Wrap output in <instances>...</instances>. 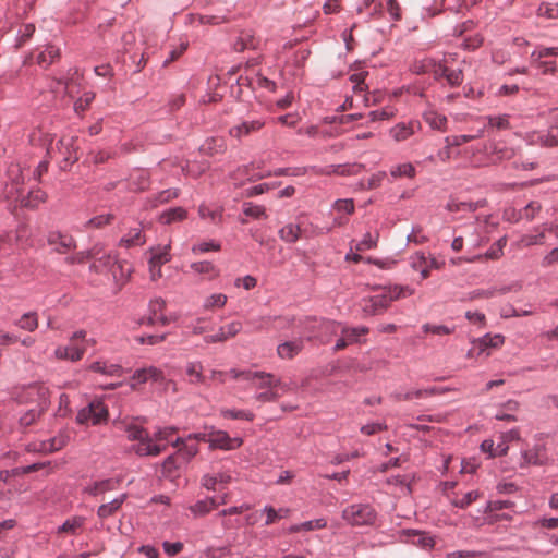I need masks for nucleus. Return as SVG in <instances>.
<instances>
[{
	"mask_svg": "<svg viewBox=\"0 0 558 558\" xmlns=\"http://www.w3.org/2000/svg\"><path fill=\"white\" fill-rule=\"evenodd\" d=\"M496 294V289L476 290L470 293L469 299L474 300L477 298H493Z\"/></svg>",
	"mask_w": 558,
	"mask_h": 558,
	"instance_id": "0e129e2a",
	"label": "nucleus"
},
{
	"mask_svg": "<svg viewBox=\"0 0 558 558\" xmlns=\"http://www.w3.org/2000/svg\"><path fill=\"white\" fill-rule=\"evenodd\" d=\"M257 47L258 43L250 31H241L240 36L233 44V50L236 52H242L245 49H256Z\"/></svg>",
	"mask_w": 558,
	"mask_h": 558,
	"instance_id": "6e6552de",
	"label": "nucleus"
},
{
	"mask_svg": "<svg viewBox=\"0 0 558 558\" xmlns=\"http://www.w3.org/2000/svg\"><path fill=\"white\" fill-rule=\"evenodd\" d=\"M186 373H187V375L195 377V381H197V383H204L205 381V377L202 375L201 371L196 369V364L195 363H190L187 365Z\"/></svg>",
	"mask_w": 558,
	"mask_h": 558,
	"instance_id": "69168bd1",
	"label": "nucleus"
},
{
	"mask_svg": "<svg viewBox=\"0 0 558 558\" xmlns=\"http://www.w3.org/2000/svg\"><path fill=\"white\" fill-rule=\"evenodd\" d=\"M411 134V131L405 125H398L393 131V136L397 141L405 140Z\"/></svg>",
	"mask_w": 558,
	"mask_h": 558,
	"instance_id": "338daca9",
	"label": "nucleus"
},
{
	"mask_svg": "<svg viewBox=\"0 0 558 558\" xmlns=\"http://www.w3.org/2000/svg\"><path fill=\"white\" fill-rule=\"evenodd\" d=\"M84 353V350L75 345H69L65 348H58L56 355L59 359H69L71 361H78Z\"/></svg>",
	"mask_w": 558,
	"mask_h": 558,
	"instance_id": "6ab92c4d",
	"label": "nucleus"
},
{
	"mask_svg": "<svg viewBox=\"0 0 558 558\" xmlns=\"http://www.w3.org/2000/svg\"><path fill=\"white\" fill-rule=\"evenodd\" d=\"M126 495L123 494L120 497L113 499L108 504H104L98 508L97 514L99 518L105 519L112 515L124 502Z\"/></svg>",
	"mask_w": 558,
	"mask_h": 558,
	"instance_id": "ddd939ff",
	"label": "nucleus"
},
{
	"mask_svg": "<svg viewBox=\"0 0 558 558\" xmlns=\"http://www.w3.org/2000/svg\"><path fill=\"white\" fill-rule=\"evenodd\" d=\"M342 518L352 525H373L376 512L369 505H352L343 510Z\"/></svg>",
	"mask_w": 558,
	"mask_h": 558,
	"instance_id": "f257e3e1",
	"label": "nucleus"
},
{
	"mask_svg": "<svg viewBox=\"0 0 558 558\" xmlns=\"http://www.w3.org/2000/svg\"><path fill=\"white\" fill-rule=\"evenodd\" d=\"M367 75V72H360V73H354L350 76V81L352 83H354V92H363L365 88L364 86H362V84L364 83V80H365V76Z\"/></svg>",
	"mask_w": 558,
	"mask_h": 558,
	"instance_id": "603ef678",
	"label": "nucleus"
},
{
	"mask_svg": "<svg viewBox=\"0 0 558 558\" xmlns=\"http://www.w3.org/2000/svg\"><path fill=\"white\" fill-rule=\"evenodd\" d=\"M504 342V337L501 335H485L483 338L477 340L480 353L483 352L486 348H497Z\"/></svg>",
	"mask_w": 558,
	"mask_h": 558,
	"instance_id": "b1692460",
	"label": "nucleus"
},
{
	"mask_svg": "<svg viewBox=\"0 0 558 558\" xmlns=\"http://www.w3.org/2000/svg\"><path fill=\"white\" fill-rule=\"evenodd\" d=\"M46 199V193L39 189L32 190L26 196H22L21 206L27 208H35L39 203Z\"/></svg>",
	"mask_w": 558,
	"mask_h": 558,
	"instance_id": "dca6fc26",
	"label": "nucleus"
},
{
	"mask_svg": "<svg viewBox=\"0 0 558 558\" xmlns=\"http://www.w3.org/2000/svg\"><path fill=\"white\" fill-rule=\"evenodd\" d=\"M166 306V302L162 299H156L150 302V315L147 318V324L153 325L157 320V313L161 312Z\"/></svg>",
	"mask_w": 558,
	"mask_h": 558,
	"instance_id": "e433bc0d",
	"label": "nucleus"
},
{
	"mask_svg": "<svg viewBox=\"0 0 558 558\" xmlns=\"http://www.w3.org/2000/svg\"><path fill=\"white\" fill-rule=\"evenodd\" d=\"M89 259H90V257H89L88 252L87 251H83V252H80V253H77V254H75L73 256L66 257L65 262L68 264L73 265V264H83V263H85L86 260H89Z\"/></svg>",
	"mask_w": 558,
	"mask_h": 558,
	"instance_id": "bf43d9fd",
	"label": "nucleus"
},
{
	"mask_svg": "<svg viewBox=\"0 0 558 558\" xmlns=\"http://www.w3.org/2000/svg\"><path fill=\"white\" fill-rule=\"evenodd\" d=\"M409 535L413 536L412 543L420 545L423 548H433L434 547V538L425 532L412 530L409 531Z\"/></svg>",
	"mask_w": 558,
	"mask_h": 558,
	"instance_id": "aec40b11",
	"label": "nucleus"
},
{
	"mask_svg": "<svg viewBox=\"0 0 558 558\" xmlns=\"http://www.w3.org/2000/svg\"><path fill=\"white\" fill-rule=\"evenodd\" d=\"M478 497V493L476 490L466 493L461 499H454L452 500V505L459 508H466L469 505H471L474 500H476Z\"/></svg>",
	"mask_w": 558,
	"mask_h": 558,
	"instance_id": "a19ab883",
	"label": "nucleus"
},
{
	"mask_svg": "<svg viewBox=\"0 0 558 558\" xmlns=\"http://www.w3.org/2000/svg\"><path fill=\"white\" fill-rule=\"evenodd\" d=\"M49 244L58 245L56 251L64 254L68 251L75 247V242L71 236L63 235L61 233H51L48 238Z\"/></svg>",
	"mask_w": 558,
	"mask_h": 558,
	"instance_id": "1a4fd4ad",
	"label": "nucleus"
},
{
	"mask_svg": "<svg viewBox=\"0 0 558 558\" xmlns=\"http://www.w3.org/2000/svg\"><path fill=\"white\" fill-rule=\"evenodd\" d=\"M149 442H153V440H141L138 445H133L130 450L141 457L149 456Z\"/></svg>",
	"mask_w": 558,
	"mask_h": 558,
	"instance_id": "4d7b16f0",
	"label": "nucleus"
},
{
	"mask_svg": "<svg viewBox=\"0 0 558 558\" xmlns=\"http://www.w3.org/2000/svg\"><path fill=\"white\" fill-rule=\"evenodd\" d=\"M126 434H128V438L130 440H153L154 438L149 435V433L141 427V426H137V425H129L126 427Z\"/></svg>",
	"mask_w": 558,
	"mask_h": 558,
	"instance_id": "4be33fe9",
	"label": "nucleus"
},
{
	"mask_svg": "<svg viewBox=\"0 0 558 558\" xmlns=\"http://www.w3.org/2000/svg\"><path fill=\"white\" fill-rule=\"evenodd\" d=\"M263 126V122L256 120L251 122H243L242 124L234 126L230 130V135L236 138H241L244 135H248L251 132L258 131Z\"/></svg>",
	"mask_w": 558,
	"mask_h": 558,
	"instance_id": "f8f14e48",
	"label": "nucleus"
},
{
	"mask_svg": "<svg viewBox=\"0 0 558 558\" xmlns=\"http://www.w3.org/2000/svg\"><path fill=\"white\" fill-rule=\"evenodd\" d=\"M173 446L174 447H179V450H178V456L181 458L182 462L183 463H187L198 451L197 449V446L192 444V445H189L184 439L182 438H178L174 442H173Z\"/></svg>",
	"mask_w": 558,
	"mask_h": 558,
	"instance_id": "9b49d317",
	"label": "nucleus"
},
{
	"mask_svg": "<svg viewBox=\"0 0 558 558\" xmlns=\"http://www.w3.org/2000/svg\"><path fill=\"white\" fill-rule=\"evenodd\" d=\"M226 302H227V296L225 294H213L211 296H209L206 300L205 307L206 308L214 307V306L221 307L226 304Z\"/></svg>",
	"mask_w": 558,
	"mask_h": 558,
	"instance_id": "de8ad7c7",
	"label": "nucleus"
},
{
	"mask_svg": "<svg viewBox=\"0 0 558 558\" xmlns=\"http://www.w3.org/2000/svg\"><path fill=\"white\" fill-rule=\"evenodd\" d=\"M378 238V235L376 236ZM377 244V239H373L371 233H366L362 241H360L355 248L356 251H365L375 247Z\"/></svg>",
	"mask_w": 558,
	"mask_h": 558,
	"instance_id": "49530a36",
	"label": "nucleus"
},
{
	"mask_svg": "<svg viewBox=\"0 0 558 558\" xmlns=\"http://www.w3.org/2000/svg\"><path fill=\"white\" fill-rule=\"evenodd\" d=\"M386 9L389 12V14L392 16L393 20H396V21L400 20V17H401L400 11L401 10L396 0H387Z\"/></svg>",
	"mask_w": 558,
	"mask_h": 558,
	"instance_id": "052dcab7",
	"label": "nucleus"
},
{
	"mask_svg": "<svg viewBox=\"0 0 558 558\" xmlns=\"http://www.w3.org/2000/svg\"><path fill=\"white\" fill-rule=\"evenodd\" d=\"M170 246L166 245L163 247H156L150 250V258L149 264L156 265V266H162L167 262L170 260V254H169Z\"/></svg>",
	"mask_w": 558,
	"mask_h": 558,
	"instance_id": "f3484780",
	"label": "nucleus"
},
{
	"mask_svg": "<svg viewBox=\"0 0 558 558\" xmlns=\"http://www.w3.org/2000/svg\"><path fill=\"white\" fill-rule=\"evenodd\" d=\"M48 389L40 387L38 389V396L40 402L37 409L28 410L24 415L20 417V425L23 427L31 426L47 409H48Z\"/></svg>",
	"mask_w": 558,
	"mask_h": 558,
	"instance_id": "7ed1b4c3",
	"label": "nucleus"
},
{
	"mask_svg": "<svg viewBox=\"0 0 558 558\" xmlns=\"http://www.w3.org/2000/svg\"><path fill=\"white\" fill-rule=\"evenodd\" d=\"M541 210V205L536 202L529 203L521 211V217L532 220L537 211Z\"/></svg>",
	"mask_w": 558,
	"mask_h": 558,
	"instance_id": "c03bdc74",
	"label": "nucleus"
},
{
	"mask_svg": "<svg viewBox=\"0 0 558 558\" xmlns=\"http://www.w3.org/2000/svg\"><path fill=\"white\" fill-rule=\"evenodd\" d=\"M507 244V238L502 236L495 242L492 247L486 252L485 257L490 259H498L502 254V248Z\"/></svg>",
	"mask_w": 558,
	"mask_h": 558,
	"instance_id": "7c9ffc66",
	"label": "nucleus"
},
{
	"mask_svg": "<svg viewBox=\"0 0 558 558\" xmlns=\"http://www.w3.org/2000/svg\"><path fill=\"white\" fill-rule=\"evenodd\" d=\"M245 380H254L258 379L259 383L257 385L260 389H269V388H280L283 391L288 390L286 384H283L279 378H276L275 375L265 372H253L245 373Z\"/></svg>",
	"mask_w": 558,
	"mask_h": 558,
	"instance_id": "20e7f679",
	"label": "nucleus"
},
{
	"mask_svg": "<svg viewBox=\"0 0 558 558\" xmlns=\"http://www.w3.org/2000/svg\"><path fill=\"white\" fill-rule=\"evenodd\" d=\"M217 502L214 498H206L204 500H198L195 505L190 507V510L195 515H205L210 512L214 508L217 507Z\"/></svg>",
	"mask_w": 558,
	"mask_h": 558,
	"instance_id": "a211bd4d",
	"label": "nucleus"
},
{
	"mask_svg": "<svg viewBox=\"0 0 558 558\" xmlns=\"http://www.w3.org/2000/svg\"><path fill=\"white\" fill-rule=\"evenodd\" d=\"M162 547L169 556H174L183 549V544L181 542L170 543L166 541L162 543Z\"/></svg>",
	"mask_w": 558,
	"mask_h": 558,
	"instance_id": "864d4df0",
	"label": "nucleus"
},
{
	"mask_svg": "<svg viewBox=\"0 0 558 558\" xmlns=\"http://www.w3.org/2000/svg\"><path fill=\"white\" fill-rule=\"evenodd\" d=\"M492 155L496 156V158L492 160L493 163H496L497 161H500L504 159L513 158L515 155V151L513 148H510V147H499L497 145H494V147L492 149Z\"/></svg>",
	"mask_w": 558,
	"mask_h": 558,
	"instance_id": "cd10ccee",
	"label": "nucleus"
},
{
	"mask_svg": "<svg viewBox=\"0 0 558 558\" xmlns=\"http://www.w3.org/2000/svg\"><path fill=\"white\" fill-rule=\"evenodd\" d=\"M112 219H113V215H111V214L99 215V216H96V217L89 219L86 222V226L87 227H94V228H101V227L110 223V221Z\"/></svg>",
	"mask_w": 558,
	"mask_h": 558,
	"instance_id": "79ce46f5",
	"label": "nucleus"
},
{
	"mask_svg": "<svg viewBox=\"0 0 558 558\" xmlns=\"http://www.w3.org/2000/svg\"><path fill=\"white\" fill-rule=\"evenodd\" d=\"M196 272L210 274L215 270L214 265L210 262H198L193 263L191 266Z\"/></svg>",
	"mask_w": 558,
	"mask_h": 558,
	"instance_id": "13d9d810",
	"label": "nucleus"
},
{
	"mask_svg": "<svg viewBox=\"0 0 558 558\" xmlns=\"http://www.w3.org/2000/svg\"><path fill=\"white\" fill-rule=\"evenodd\" d=\"M95 260L98 262L101 269H109L110 271L117 264V259L111 254H104L101 257H97Z\"/></svg>",
	"mask_w": 558,
	"mask_h": 558,
	"instance_id": "a18cd8bd",
	"label": "nucleus"
},
{
	"mask_svg": "<svg viewBox=\"0 0 558 558\" xmlns=\"http://www.w3.org/2000/svg\"><path fill=\"white\" fill-rule=\"evenodd\" d=\"M59 53L60 52H59L58 48L50 46L38 56L37 61L39 64H43V63L50 64L54 61V59H57L59 57Z\"/></svg>",
	"mask_w": 558,
	"mask_h": 558,
	"instance_id": "c9c22d12",
	"label": "nucleus"
},
{
	"mask_svg": "<svg viewBox=\"0 0 558 558\" xmlns=\"http://www.w3.org/2000/svg\"><path fill=\"white\" fill-rule=\"evenodd\" d=\"M537 14L548 19H558V8L550 3H542L538 7Z\"/></svg>",
	"mask_w": 558,
	"mask_h": 558,
	"instance_id": "ea45409f",
	"label": "nucleus"
},
{
	"mask_svg": "<svg viewBox=\"0 0 558 558\" xmlns=\"http://www.w3.org/2000/svg\"><path fill=\"white\" fill-rule=\"evenodd\" d=\"M303 349V340L296 339L293 341H287L278 345V354L282 359H292Z\"/></svg>",
	"mask_w": 558,
	"mask_h": 558,
	"instance_id": "9d476101",
	"label": "nucleus"
},
{
	"mask_svg": "<svg viewBox=\"0 0 558 558\" xmlns=\"http://www.w3.org/2000/svg\"><path fill=\"white\" fill-rule=\"evenodd\" d=\"M446 80L452 86L461 84L463 80V74L461 70H449L448 74H446Z\"/></svg>",
	"mask_w": 558,
	"mask_h": 558,
	"instance_id": "6e6d98bb",
	"label": "nucleus"
},
{
	"mask_svg": "<svg viewBox=\"0 0 558 558\" xmlns=\"http://www.w3.org/2000/svg\"><path fill=\"white\" fill-rule=\"evenodd\" d=\"M424 330L426 332H433L435 335H449L451 333V329L445 325L432 326L429 324L424 325Z\"/></svg>",
	"mask_w": 558,
	"mask_h": 558,
	"instance_id": "680f3d73",
	"label": "nucleus"
},
{
	"mask_svg": "<svg viewBox=\"0 0 558 558\" xmlns=\"http://www.w3.org/2000/svg\"><path fill=\"white\" fill-rule=\"evenodd\" d=\"M558 262V247L549 252L542 262V265L547 267Z\"/></svg>",
	"mask_w": 558,
	"mask_h": 558,
	"instance_id": "774afa93",
	"label": "nucleus"
},
{
	"mask_svg": "<svg viewBox=\"0 0 558 558\" xmlns=\"http://www.w3.org/2000/svg\"><path fill=\"white\" fill-rule=\"evenodd\" d=\"M108 418V409L99 400H94L88 403L87 407L83 408L76 415V422L78 424H87L92 422L93 425L106 422Z\"/></svg>",
	"mask_w": 558,
	"mask_h": 558,
	"instance_id": "f03ea898",
	"label": "nucleus"
},
{
	"mask_svg": "<svg viewBox=\"0 0 558 558\" xmlns=\"http://www.w3.org/2000/svg\"><path fill=\"white\" fill-rule=\"evenodd\" d=\"M279 235L286 242H296L300 238V227L292 223L287 225L280 229Z\"/></svg>",
	"mask_w": 558,
	"mask_h": 558,
	"instance_id": "5701e85b",
	"label": "nucleus"
},
{
	"mask_svg": "<svg viewBox=\"0 0 558 558\" xmlns=\"http://www.w3.org/2000/svg\"><path fill=\"white\" fill-rule=\"evenodd\" d=\"M223 416H230L231 418H244L247 421H253L254 414L251 412H244V411H235V410H223L222 411Z\"/></svg>",
	"mask_w": 558,
	"mask_h": 558,
	"instance_id": "8fccbe9b",
	"label": "nucleus"
},
{
	"mask_svg": "<svg viewBox=\"0 0 558 558\" xmlns=\"http://www.w3.org/2000/svg\"><path fill=\"white\" fill-rule=\"evenodd\" d=\"M243 213L247 217H253L256 219L266 217L265 208L259 205H254L252 203H244Z\"/></svg>",
	"mask_w": 558,
	"mask_h": 558,
	"instance_id": "473e14b6",
	"label": "nucleus"
},
{
	"mask_svg": "<svg viewBox=\"0 0 558 558\" xmlns=\"http://www.w3.org/2000/svg\"><path fill=\"white\" fill-rule=\"evenodd\" d=\"M539 141L544 146L554 147L558 145V126L551 128V130L546 134L539 136Z\"/></svg>",
	"mask_w": 558,
	"mask_h": 558,
	"instance_id": "58836bf2",
	"label": "nucleus"
},
{
	"mask_svg": "<svg viewBox=\"0 0 558 558\" xmlns=\"http://www.w3.org/2000/svg\"><path fill=\"white\" fill-rule=\"evenodd\" d=\"M363 168H364L363 165H360V163L336 165V166H330L329 170L325 171L324 173H326V174L336 173L339 175H355Z\"/></svg>",
	"mask_w": 558,
	"mask_h": 558,
	"instance_id": "4468645a",
	"label": "nucleus"
},
{
	"mask_svg": "<svg viewBox=\"0 0 558 558\" xmlns=\"http://www.w3.org/2000/svg\"><path fill=\"white\" fill-rule=\"evenodd\" d=\"M186 217V210L183 207H174L163 211L159 216V221L165 225H170L174 221H181Z\"/></svg>",
	"mask_w": 558,
	"mask_h": 558,
	"instance_id": "2eb2a0df",
	"label": "nucleus"
},
{
	"mask_svg": "<svg viewBox=\"0 0 558 558\" xmlns=\"http://www.w3.org/2000/svg\"><path fill=\"white\" fill-rule=\"evenodd\" d=\"M386 177V172H378L376 174H374L367 182V185L364 186L363 184L362 187L364 189H368V190H372V189H375L377 186L380 185L383 179Z\"/></svg>",
	"mask_w": 558,
	"mask_h": 558,
	"instance_id": "e2e57ef3",
	"label": "nucleus"
},
{
	"mask_svg": "<svg viewBox=\"0 0 558 558\" xmlns=\"http://www.w3.org/2000/svg\"><path fill=\"white\" fill-rule=\"evenodd\" d=\"M544 446L537 445L533 450H525L522 452L523 462L520 464L521 468L529 464L544 465L546 463V457L544 456Z\"/></svg>",
	"mask_w": 558,
	"mask_h": 558,
	"instance_id": "0eeeda50",
	"label": "nucleus"
},
{
	"mask_svg": "<svg viewBox=\"0 0 558 558\" xmlns=\"http://www.w3.org/2000/svg\"><path fill=\"white\" fill-rule=\"evenodd\" d=\"M69 404H70L69 396L65 393H62L59 398V409H58L56 415L66 416L70 413Z\"/></svg>",
	"mask_w": 558,
	"mask_h": 558,
	"instance_id": "3c124183",
	"label": "nucleus"
},
{
	"mask_svg": "<svg viewBox=\"0 0 558 558\" xmlns=\"http://www.w3.org/2000/svg\"><path fill=\"white\" fill-rule=\"evenodd\" d=\"M208 442L211 448H220L225 450L234 449L242 445V439L240 438H230V436L222 430L211 432L209 434Z\"/></svg>",
	"mask_w": 558,
	"mask_h": 558,
	"instance_id": "423d86ee",
	"label": "nucleus"
},
{
	"mask_svg": "<svg viewBox=\"0 0 558 558\" xmlns=\"http://www.w3.org/2000/svg\"><path fill=\"white\" fill-rule=\"evenodd\" d=\"M111 272H112L113 279L117 282L122 281V283H124L128 280V277L131 274V268L130 267L125 268V264L124 263L117 260V264L112 268Z\"/></svg>",
	"mask_w": 558,
	"mask_h": 558,
	"instance_id": "bb28decb",
	"label": "nucleus"
},
{
	"mask_svg": "<svg viewBox=\"0 0 558 558\" xmlns=\"http://www.w3.org/2000/svg\"><path fill=\"white\" fill-rule=\"evenodd\" d=\"M144 243V239L138 229L132 230L126 238L121 239L120 244L126 247L140 245Z\"/></svg>",
	"mask_w": 558,
	"mask_h": 558,
	"instance_id": "2f4dec72",
	"label": "nucleus"
},
{
	"mask_svg": "<svg viewBox=\"0 0 558 558\" xmlns=\"http://www.w3.org/2000/svg\"><path fill=\"white\" fill-rule=\"evenodd\" d=\"M278 398L279 393L274 388H269L256 396V400L263 403L276 401Z\"/></svg>",
	"mask_w": 558,
	"mask_h": 558,
	"instance_id": "09e8293b",
	"label": "nucleus"
},
{
	"mask_svg": "<svg viewBox=\"0 0 558 558\" xmlns=\"http://www.w3.org/2000/svg\"><path fill=\"white\" fill-rule=\"evenodd\" d=\"M333 207L337 210H343L348 214H352L354 211V204L352 199H338L335 202Z\"/></svg>",
	"mask_w": 558,
	"mask_h": 558,
	"instance_id": "5fc2aeb1",
	"label": "nucleus"
},
{
	"mask_svg": "<svg viewBox=\"0 0 558 558\" xmlns=\"http://www.w3.org/2000/svg\"><path fill=\"white\" fill-rule=\"evenodd\" d=\"M426 121L430 124L433 129L440 130L446 124L447 119L445 116L432 112L426 116Z\"/></svg>",
	"mask_w": 558,
	"mask_h": 558,
	"instance_id": "37998d69",
	"label": "nucleus"
},
{
	"mask_svg": "<svg viewBox=\"0 0 558 558\" xmlns=\"http://www.w3.org/2000/svg\"><path fill=\"white\" fill-rule=\"evenodd\" d=\"M230 480L231 476L223 473L217 474L215 476L205 475L203 477V486L206 487L207 489H215V485L217 483H229Z\"/></svg>",
	"mask_w": 558,
	"mask_h": 558,
	"instance_id": "c85d7f7f",
	"label": "nucleus"
},
{
	"mask_svg": "<svg viewBox=\"0 0 558 558\" xmlns=\"http://www.w3.org/2000/svg\"><path fill=\"white\" fill-rule=\"evenodd\" d=\"M111 483H112L111 480H104L100 482H95L93 485L88 486L85 490L92 496H97L100 493L112 489Z\"/></svg>",
	"mask_w": 558,
	"mask_h": 558,
	"instance_id": "72a5a7b5",
	"label": "nucleus"
},
{
	"mask_svg": "<svg viewBox=\"0 0 558 558\" xmlns=\"http://www.w3.org/2000/svg\"><path fill=\"white\" fill-rule=\"evenodd\" d=\"M16 324L24 330L34 331L38 326L37 315L34 312L26 313Z\"/></svg>",
	"mask_w": 558,
	"mask_h": 558,
	"instance_id": "393cba45",
	"label": "nucleus"
},
{
	"mask_svg": "<svg viewBox=\"0 0 558 558\" xmlns=\"http://www.w3.org/2000/svg\"><path fill=\"white\" fill-rule=\"evenodd\" d=\"M400 293L395 296H388L387 294H379L369 298L363 306V312L366 315H378L385 311L392 300L399 299Z\"/></svg>",
	"mask_w": 558,
	"mask_h": 558,
	"instance_id": "39448f33",
	"label": "nucleus"
},
{
	"mask_svg": "<svg viewBox=\"0 0 558 558\" xmlns=\"http://www.w3.org/2000/svg\"><path fill=\"white\" fill-rule=\"evenodd\" d=\"M182 460L181 458L177 454H171L163 462H162V465H161V469H162V475L165 476H170L171 473L180 468L181 465Z\"/></svg>",
	"mask_w": 558,
	"mask_h": 558,
	"instance_id": "a878e982",
	"label": "nucleus"
},
{
	"mask_svg": "<svg viewBox=\"0 0 558 558\" xmlns=\"http://www.w3.org/2000/svg\"><path fill=\"white\" fill-rule=\"evenodd\" d=\"M95 98V93L86 92L74 104V110L80 113L85 111Z\"/></svg>",
	"mask_w": 558,
	"mask_h": 558,
	"instance_id": "f704fd0d",
	"label": "nucleus"
},
{
	"mask_svg": "<svg viewBox=\"0 0 558 558\" xmlns=\"http://www.w3.org/2000/svg\"><path fill=\"white\" fill-rule=\"evenodd\" d=\"M482 206L481 202H456L450 201L446 209L449 211H460V210H466V211H475Z\"/></svg>",
	"mask_w": 558,
	"mask_h": 558,
	"instance_id": "412c9836",
	"label": "nucleus"
},
{
	"mask_svg": "<svg viewBox=\"0 0 558 558\" xmlns=\"http://www.w3.org/2000/svg\"><path fill=\"white\" fill-rule=\"evenodd\" d=\"M178 196V190L175 189H168L165 191H161L153 201V206H157L158 204L168 203L171 199L175 198Z\"/></svg>",
	"mask_w": 558,
	"mask_h": 558,
	"instance_id": "4c0bfd02",
	"label": "nucleus"
},
{
	"mask_svg": "<svg viewBox=\"0 0 558 558\" xmlns=\"http://www.w3.org/2000/svg\"><path fill=\"white\" fill-rule=\"evenodd\" d=\"M390 174L393 178H398V177L413 178L415 175V168L412 163L399 165L391 169Z\"/></svg>",
	"mask_w": 558,
	"mask_h": 558,
	"instance_id": "c756f323",
	"label": "nucleus"
}]
</instances>
